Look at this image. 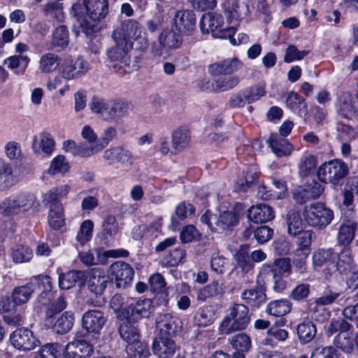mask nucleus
I'll use <instances>...</instances> for the list:
<instances>
[{
	"label": "nucleus",
	"mask_w": 358,
	"mask_h": 358,
	"mask_svg": "<svg viewBox=\"0 0 358 358\" xmlns=\"http://www.w3.org/2000/svg\"><path fill=\"white\" fill-rule=\"evenodd\" d=\"M71 187L69 185H61L50 189L43 196V203L48 206V222L50 226L59 229L64 224V215L60 199L66 197Z\"/></svg>",
	"instance_id": "nucleus-1"
},
{
	"label": "nucleus",
	"mask_w": 358,
	"mask_h": 358,
	"mask_svg": "<svg viewBox=\"0 0 358 358\" xmlns=\"http://www.w3.org/2000/svg\"><path fill=\"white\" fill-rule=\"evenodd\" d=\"M229 315L220 324V329L224 334L245 329L250 321L249 308L242 303H234L229 308Z\"/></svg>",
	"instance_id": "nucleus-2"
},
{
	"label": "nucleus",
	"mask_w": 358,
	"mask_h": 358,
	"mask_svg": "<svg viewBox=\"0 0 358 358\" xmlns=\"http://www.w3.org/2000/svg\"><path fill=\"white\" fill-rule=\"evenodd\" d=\"M36 201L35 196L27 192L10 195L1 204L0 210L6 215H14L29 210Z\"/></svg>",
	"instance_id": "nucleus-3"
},
{
	"label": "nucleus",
	"mask_w": 358,
	"mask_h": 358,
	"mask_svg": "<svg viewBox=\"0 0 358 358\" xmlns=\"http://www.w3.org/2000/svg\"><path fill=\"white\" fill-rule=\"evenodd\" d=\"M305 221L310 225L320 229L326 228L334 219V212L322 202H315L305 206L303 212Z\"/></svg>",
	"instance_id": "nucleus-4"
},
{
	"label": "nucleus",
	"mask_w": 358,
	"mask_h": 358,
	"mask_svg": "<svg viewBox=\"0 0 358 358\" xmlns=\"http://www.w3.org/2000/svg\"><path fill=\"white\" fill-rule=\"evenodd\" d=\"M349 173V168L341 159H333L323 163L317 170V177L321 182L338 185Z\"/></svg>",
	"instance_id": "nucleus-5"
},
{
	"label": "nucleus",
	"mask_w": 358,
	"mask_h": 358,
	"mask_svg": "<svg viewBox=\"0 0 358 358\" xmlns=\"http://www.w3.org/2000/svg\"><path fill=\"white\" fill-rule=\"evenodd\" d=\"M201 221L215 232L222 233L231 230L238 222V217L234 211L225 210L219 215L212 214L208 210L201 217Z\"/></svg>",
	"instance_id": "nucleus-6"
},
{
	"label": "nucleus",
	"mask_w": 358,
	"mask_h": 358,
	"mask_svg": "<svg viewBox=\"0 0 358 358\" xmlns=\"http://www.w3.org/2000/svg\"><path fill=\"white\" fill-rule=\"evenodd\" d=\"M115 45L108 49L106 55L110 62V67L116 73L124 75L129 51L131 48L126 42L113 39Z\"/></svg>",
	"instance_id": "nucleus-7"
},
{
	"label": "nucleus",
	"mask_w": 358,
	"mask_h": 358,
	"mask_svg": "<svg viewBox=\"0 0 358 358\" xmlns=\"http://www.w3.org/2000/svg\"><path fill=\"white\" fill-rule=\"evenodd\" d=\"M182 37L175 31L164 29L158 36V42H153L151 51L155 56L162 57L168 50L178 48L182 44Z\"/></svg>",
	"instance_id": "nucleus-8"
},
{
	"label": "nucleus",
	"mask_w": 358,
	"mask_h": 358,
	"mask_svg": "<svg viewBox=\"0 0 358 358\" xmlns=\"http://www.w3.org/2000/svg\"><path fill=\"white\" fill-rule=\"evenodd\" d=\"M89 69V63L82 57H67L61 64L60 73L65 80H76L85 76Z\"/></svg>",
	"instance_id": "nucleus-9"
},
{
	"label": "nucleus",
	"mask_w": 358,
	"mask_h": 358,
	"mask_svg": "<svg viewBox=\"0 0 358 358\" xmlns=\"http://www.w3.org/2000/svg\"><path fill=\"white\" fill-rule=\"evenodd\" d=\"M265 88L263 85H257L248 87L238 93L234 94L230 99L229 105L232 108H241L246 103H253L265 95Z\"/></svg>",
	"instance_id": "nucleus-10"
},
{
	"label": "nucleus",
	"mask_w": 358,
	"mask_h": 358,
	"mask_svg": "<svg viewBox=\"0 0 358 358\" xmlns=\"http://www.w3.org/2000/svg\"><path fill=\"white\" fill-rule=\"evenodd\" d=\"M270 268L269 266H264L257 278V287L245 289L241 294V299L248 305L253 307H259L266 301L265 289L264 288V280L262 276L265 271Z\"/></svg>",
	"instance_id": "nucleus-11"
},
{
	"label": "nucleus",
	"mask_w": 358,
	"mask_h": 358,
	"mask_svg": "<svg viewBox=\"0 0 358 358\" xmlns=\"http://www.w3.org/2000/svg\"><path fill=\"white\" fill-rule=\"evenodd\" d=\"M142 32V26L137 20L127 19L121 22L120 25L113 30L112 38L126 42L131 45V40Z\"/></svg>",
	"instance_id": "nucleus-12"
},
{
	"label": "nucleus",
	"mask_w": 358,
	"mask_h": 358,
	"mask_svg": "<svg viewBox=\"0 0 358 358\" xmlns=\"http://www.w3.org/2000/svg\"><path fill=\"white\" fill-rule=\"evenodd\" d=\"M109 272L118 288H126L131 284L134 275L133 268L122 261H117L111 264Z\"/></svg>",
	"instance_id": "nucleus-13"
},
{
	"label": "nucleus",
	"mask_w": 358,
	"mask_h": 358,
	"mask_svg": "<svg viewBox=\"0 0 358 358\" xmlns=\"http://www.w3.org/2000/svg\"><path fill=\"white\" fill-rule=\"evenodd\" d=\"M12 345L22 351H29L39 345V341L31 331L27 328L17 329L10 336Z\"/></svg>",
	"instance_id": "nucleus-14"
},
{
	"label": "nucleus",
	"mask_w": 358,
	"mask_h": 358,
	"mask_svg": "<svg viewBox=\"0 0 358 358\" xmlns=\"http://www.w3.org/2000/svg\"><path fill=\"white\" fill-rule=\"evenodd\" d=\"M152 350L160 358H185L173 340L165 336H160L154 340Z\"/></svg>",
	"instance_id": "nucleus-15"
},
{
	"label": "nucleus",
	"mask_w": 358,
	"mask_h": 358,
	"mask_svg": "<svg viewBox=\"0 0 358 358\" xmlns=\"http://www.w3.org/2000/svg\"><path fill=\"white\" fill-rule=\"evenodd\" d=\"M96 257H94L92 251L81 252L78 254L80 261L86 266H93L99 264H103L105 257H126L129 255V252L124 249L120 250H110L101 252V250L97 249L95 250Z\"/></svg>",
	"instance_id": "nucleus-16"
},
{
	"label": "nucleus",
	"mask_w": 358,
	"mask_h": 358,
	"mask_svg": "<svg viewBox=\"0 0 358 358\" xmlns=\"http://www.w3.org/2000/svg\"><path fill=\"white\" fill-rule=\"evenodd\" d=\"M103 159L109 165L120 164L122 166H131L134 162L132 153L123 146L117 145L106 149L103 153Z\"/></svg>",
	"instance_id": "nucleus-17"
},
{
	"label": "nucleus",
	"mask_w": 358,
	"mask_h": 358,
	"mask_svg": "<svg viewBox=\"0 0 358 358\" xmlns=\"http://www.w3.org/2000/svg\"><path fill=\"white\" fill-rule=\"evenodd\" d=\"M152 301L149 299L138 300L135 303H131L123 309L122 313L124 318L136 322L142 317H148L152 312Z\"/></svg>",
	"instance_id": "nucleus-18"
},
{
	"label": "nucleus",
	"mask_w": 358,
	"mask_h": 358,
	"mask_svg": "<svg viewBox=\"0 0 358 358\" xmlns=\"http://www.w3.org/2000/svg\"><path fill=\"white\" fill-rule=\"evenodd\" d=\"M157 328L161 336H172L181 331L182 323L178 317L169 313L160 314L156 319Z\"/></svg>",
	"instance_id": "nucleus-19"
},
{
	"label": "nucleus",
	"mask_w": 358,
	"mask_h": 358,
	"mask_svg": "<svg viewBox=\"0 0 358 358\" xmlns=\"http://www.w3.org/2000/svg\"><path fill=\"white\" fill-rule=\"evenodd\" d=\"M106 322L103 313L98 310H88L82 317L83 327L90 333L99 334Z\"/></svg>",
	"instance_id": "nucleus-20"
},
{
	"label": "nucleus",
	"mask_w": 358,
	"mask_h": 358,
	"mask_svg": "<svg viewBox=\"0 0 358 358\" xmlns=\"http://www.w3.org/2000/svg\"><path fill=\"white\" fill-rule=\"evenodd\" d=\"M337 259V253L333 249H318L315 251L312 256L313 266L315 268L326 266L327 274L330 273L331 269H335V263Z\"/></svg>",
	"instance_id": "nucleus-21"
},
{
	"label": "nucleus",
	"mask_w": 358,
	"mask_h": 358,
	"mask_svg": "<svg viewBox=\"0 0 358 358\" xmlns=\"http://www.w3.org/2000/svg\"><path fill=\"white\" fill-rule=\"evenodd\" d=\"M64 348L65 358H86L93 352V346L85 340L76 339L69 343Z\"/></svg>",
	"instance_id": "nucleus-22"
},
{
	"label": "nucleus",
	"mask_w": 358,
	"mask_h": 358,
	"mask_svg": "<svg viewBox=\"0 0 358 358\" xmlns=\"http://www.w3.org/2000/svg\"><path fill=\"white\" fill-rule=\"evenodd\" d=\"M323 192V186L320 182L313 180L303 188L294 192L293 197L297 203L302 204L319 198Z\"/></svg>",
	"instance_id": "nucleus-23"
},
{
	"label": "nucleus",
	"mask_w": 358,
	"mask_h": 358,
	"mask_svg": "<svg viewBox=\"0 0 358 358\" xmlns=\"http://www.w3.org/2000/svg\"><path fill=\"white\" fill-rule=\"evenodd\" d=\"M196 15L191 10H181L176 13L174 23L177 29L183 34H189L196 27Z\"/></svg>",
	"instance_id": "nucleus-24"
},
{
	"label": "nucleus",
	"mask_w": 358,
	"mask_h": 358,
	"mask_svg": "<svg viewBox=\"0 0 358 358\" xmlns=\"http://www.w3.org/2000/svg\"><path fill=\"white\" fill-rule=\"evenodd\" d=\"M87 15L94 22H99L108 13V0H83Z\"/></svg>",
	"instance_id": "nucleus-25"
},
{
	"label": "nucleus",
	"mask_w": 358,
	"mask_h": 358,
	"mask_svg": "<svg viewBox=\"0 0 358 358\" xmlns=\"http://www.w3.org/2000/svg\"><path fill=\"white\" fill-rule=\"evenodd\" d=\"M109 282V277L105 275L103 271L96 268L90 271L87 287L92 293L101 295Z\"/></svg>",
	"instance_id": "nucleus-26"
},
{
	"label": "nucleus",
	"mask_w": 358,
	"mask_h": 358,
	"mask_svg": "<svg viewBox=\"0 0 358 358\" xmlns=\"http://www.w3.org/2000/svg\"><path fill=\"white\" fill-rule=\"evenodd\" d=\"M243 63L237 58H229L220 63H215L209 66V73L213 76L229 75L239 70Z\"/></svg>",
	"instance_id": "nucleus-27"
},
{
	"label": "nucleus",
	"mask_w": 358,
	"mask_h": 358,
	"mask_svg": "<svg viewBox=\"0 0 358 358\" xmlns=\"http://www.w3.org/2000/svg\"><path fill=\"white\" fill-rule=\"evenodd\" d=\"M248 218L255 222H266L272 220L274 217L273 209L266 203H259L250 207L248 210Z\"/></svg>",
	"instance_id": "nucleus-28"
},
{
	"label": "nucleus",
	"mask_w": 358,
	"mask_h": 358,
	"mask_svg": "<svg viewBox=\"0 0 358 358\" xmlns=\"http://www.w3.org/2000/svg\"><path fill=\"white\" fill-rule=\"evenodd\" d=\"M224 18L218 13H206L203 14L199 22V27L203 34L210 32L213 34L223 26Z\"/></svg>",
	"instance_id": "nucleus-29"
},
{
	"label": "nucleus",
	"mask_w": 358,
	"mask_h": 358,
	"mask_svg": "<svg viewBox=\"0 0 358 358\" xmlns=\"http://www.w3.org/2000/svg\"><path fill=\"white\" fill-rule=\"evenodd\" d=\"M90 110L95 113L99 118L111 122V101L104 99L93 96L90 103Z\"/></svg>",
	"instance_id": "nucleus-30"
},
{
	"label": "nucleus",
	"mask_w": 358,
	"mask_h": 358,
	"mask_svg": "<svg viewBox=\"0 0 358 358\" xmlns=\"http://www.w3.org/2000/svg\"><path fill=\"white\" fill-rule=\"evenodd\" d=\"M136 322H133V320L124 317V320L120 324L119 334L121 338L128 344H131L139 339L140 334L137 326L135 325Z\"/></svg>",
	"instance_id": "nucleus-31"
},
{
	"label": "nucleus",
	"mask_w": 358,
	"mask_h": 358,
	"mask_svg": "<svg viewBox=\"0 0 358 358\" xmlns=\"http://www.w3.org/2000/svg\"><path fill=\"white\" fill-rule=\"evenodd\" d=\"M250 12L249 5L247 3L233 1L226 9L225 14L232 22L245 19Z\"/></svg>",
	"instance_id": "nucleus-32"
},
{
	"label": "nucleus",
	"mask_w": 358,
	"mask_h": 358,
	"mask_svg": "<svg viewBox=\"0 0 358 358\" xmlns=\"http://www.w3.org/2000/svg\"><path fill=\"white\" fill-rule=\"evenodd\" d=\"M248 248V245H241L235 255L236 268L243 275L250 273L254 268V264L249 257Z\"/></svg>",
	"instance_id": "nucleus-33"
},
{
	"label": "nucleus",
	"mask_w": 358,
	"mask_h": 358,
	"mask_svg": "<svg viewBox=\"0 0 358 358\" xmlns=\"http://www.w3.org/2000/svg\"><path fill=\"white\" fill-rule=\"evenodd\" d=\"M357 223L354 220H344L339 227L338 241L339 243L349 245L355 237Z\"/></svg>",
	"instance_id": "nucleus-34"
},
{
	"label": "nucleus",
	"mask_w": 358,
	"mask_h": 358,
	"mask_svg": "<svg viewBox=\"0 0 358 358\" xmlns=\"http://www.w3.org/2000/svg\"><path fill=\"white\" fill-rule=\"evenodd\" d=\"M336 268L341 274H347L354 267V260L352 252L349 248H343L339 254H337V259L335 263Z\"/></svg>",
	"instance_id": "nucleus-35"
},
{
	"label": "nucleus",
	"mask_w": 358,
	"mask_h": 358,
	"mask_svg": "<svg viewBox=\"0 0 358 358\" xmlns=\"http://www.w3.org/2000/svg\"><path fill=\"white\" fill-rule=\"evenodd\" d=\"M215 312L209 306H204L199 308L194 315V324L200 327H206L215 321Z\"/></svg>",
	"instance_id": "nucleus-36"
},
{
	"label": "nucleus",
	"mask_w": 358,
	"mask_h": 358,
	"mask_svg": "<svg viewBox=\"0 0 358 358\" xmlns=\"http://www.w3.org/2000/svg\"><path fill=\"white\" fill-rule=\"evenodd\" d=\"M268 143L272 151L278 157L289 156L293 150L292 145L282 138L272 136L270 138Z\"/></svg>",
	"instance_id": "nucleus-37"
},
{
	"label": "nucleus",
	"mask_w": 358,
	"mask_h": 358,
	"mask_svg": "<svg viewBox=\"0 0 358 358\" xmlns=\"http://www.w3.org/2000/svg\"><path fill=\"white\" fill-rule=\"evenodd\" d=\"M258 174L255 167H250L238 178L236 182L235 189L237 192H247L255 183Z\"/></svg>",
	"instance_id": "nucleus-38"
},
{
	"label": "nucleus",
	"mask_w": 358,
	"mask_h": 358,
	"mask_svg": "<svg viewBox=\"0 0 358 358\" xmlns=\"http://www.w3.org/2000/svg\"><path fill=\"white\" fill-rule=\"evenodd\" d=\"M223 292L222 285L215 280L206 286L201 288L196 294V299L200 302H205L208 299L215 297Z\"/></svg>",
	"instance_id": "nucleus-39"
},
{
	"label": "nucleus",
	"mask_w": 358,
	"mask_h": 358,
	"mask_svg": "<svg viewBox=\"0 0 358 358\" xmlns=\"http://www.w3.org/2000/svg\"><path fill=\"white\" fill-rule=\"evenodd\" d=\"M190 134L188 129L178 128L172 134V148L175 152H180L189 145Z\"/></svg>",
	"instance_id": "nucleus-40"
},
{
	"label": "nucleus",
	"mask_w": 358,
	"mask_h": 358,
	"mask_svg": "<svg viewBox=\"0 0 358 358\" xmlns=\"http://www.w3.org/2000/svg\"><path fill=\"white\" fill-rule=\"evenodd\" d=\"M38 138V146H37L36 137H35L34 139L32 145L34 150L36 152H39L40 150H41L43 153L47 155H50L55 148V141L52 136L48 133L43 132L39 134Z\"/></svg>",
	"instance_id": "nucleus-41"
},
{
	"label": "nucleus",
	"mask_w": 358,
	"mask_h": 358,
	"mask_svg": "<svg viewBox=\"0 0 358 358\" xmlns=\"http://www.w3.org/2000/svg\"><path fill=\"white\" fill-rule=\"evenodd\" d=\"M13 169L10 163L0 159V192L7 189L13 185Z\"/></svg>",
	"instance_id": "nucleus-42"
},
{
	"label": "nucleus",
	"mask_w": 358,
	"mask_h": 358,
	"mask_svg": "<svg viewBox=\"0 0 358 358\" xmlns=\"http://www.w3.org/2000/svg\"><path fill=\"white\" fill-rule=\"evenodd\" d=\"M69 43V31L66 26L61 25L52 32L51 45L58 50L66 48Z\"/></svg>",
	"instance_id": "nucleus-43"
},
{
	"label": "nucleus",
	"mask_w": 358,
	"mask_h": 358,
	"mask_svg": "<svg viewBox=\"0 0 358 358\" xmlns=\"http://www.w3.org/2000/svg\"><path fill=\"white\" fill-rule=\"evenodd\" d=\"M287 232L290 236H296L303 231V222L299 211L291 210L286 219Z\"/></svg>",
	"instance_id": "nucleus-44"
},
{
	"label": "nucleus",
	"mask_w": 358,
	"mask_h": 358,
	"mask_svg": "<svg viewBox=\"0 0 358 358\" xmlns=\"http://www.w3.org/2000/svg\"><path fill=\"white\" fill-rule=\"evenodd\" d=\"M286 106L292 112L297 113L300 116L302 115V112L307 111V105L305 99L300 96L297 92H289L286 98Z\"/></svg>",
	"instance_id": "nucleus-45"
},
{
	"label": "nucleus",
	"mask_w": 358,
	"mask_h": 358,
	"mask_svg": "<svg viewBox=\"0 0 358 358\" xmlns=\"http://www.w3.org/2000/svg\"><path fill=\"white\" fill-rule=\"evenodd\" d=\"M73 313L70 311L64 312L52 324V329L59 334L69 332L73 324Z\"/></svg>",
	"instance_id": "nucleus-46"
},
{
	"label": "nucleus",
	"mask_w": 358,
	"mask_h": 358,
	"mask_svg": "<svg viewBox=\"0 0 358 358\" xmlns=\"http://www.w3.org/2000/svg\"><path fill=\"white\" fill-rule=\"evenodd\" d=\"M60 64V58L52 52L43 55L39 61V69L43 73L55 71Z\"/></svg>",
	"instance_id": "nucleus-47"
},
{
	"label": "nucleus",
	"mask_w": 358,
	"mask_h": 358,
	"mask_svg": "<svg viewBox=\"0 0 358 358\" xmlns=\"http://www.w3.org/2000/svg\"><path fill=\"white\" fill-rule=\"evenodd\" d=\"M29 62V57L23 55L11 56L3 61V64L7 65L8 68L15 70L17 75L24 74Z\"/></svg>",
	"instance_id": "nucleus-48"
},
{
	"label": "nucleus",
	"mask_w": 358,
	"mask_h": 358,
	"mask_svg": "<svg viewBox=\"0 0 358 358\" xmlns=\"http://www.w3.org/2000/svg\"><path fill=\"white\" fill-rule=\"evenodd\" d=\"M334 345L343 352L351 354L354 352L355 340L350 333H339L334 339Z\"/></svg>",
	"instance_id": "nucleus-49"
},
{
	"label": "nucleus",
	"mask_w": 358,
	"mask_h": 358,
	"mask_svg": "<svg viewBox=\"0 0 358 358\" xmlns=\"http://www.w3.org/2000/svg\"><path fill=\"white\" fill-rule=\"evenodd\" d=\"M296 331L301 343H308L315 338L317 330L312 322L307 321L300 323L297 326Z\"/></svg>",
	"instance_id": "nucleus-50"
},
{
	"label": "nucleus",
	"mask_w": 358,
	"mask_h": 358,
	"mask_svg": "<svg viewBox=\"0 0 358 358\" xmlns=\"http://www.w3.org/2000/svg\"><path fill=\"white\" fill-rule=\"evenodd\" d=\"M34 292V287H32L29 282L25 285L15 287L12 294L13 303L16 306L26 303Z\"/></svg>",
	"instance_id": "nucleus-51"
},
{
	"label": "nucleus",
	"mask_w": 358,
	"mask_h": 358,
	"mask_svg": "<svg viewBox=\"0 0 358 358\" xmlns=\"http://www.w3.org/2000/svg\"><path fill=\"white\" fill-rule=\"evenodd\" d=\"M291 310V306L286 299L276 300L271 301L266 306V312L275 317L283 316Z\"/></svg>",
	"instance_id": "nucleus-52"
},
{
	"label": "nucleus",
	"mask_w": 358,
	"mask_h": 358,
	"mask_svg": "<svg viewBox=\"0 0 358 358\" xmlns=\"http://www.w3.org/2000/svg\"><path fill=\"white\" fill-rule=\"evenodd\" d=\"M33 257L32 250L25 245H17L11 250V257L13 262L22 264L29 262Z\"/></svg>",
	"instance_id": "nucleus-53"
},
{
	"label": "nucleus",
	"mask_w": 358,
	"mask_h": 358,
	"mask_svg": "<svg viewBox=\"0 0 358 358\" xmlns=\"http://www.w3.org/2000/svg\"><path fill=\"white\" fill-rule=\"evenodd\" d=\"M84 277V273L80 271H70L62 273L59 277V285L62 289H69L73 287L78 280Z\"/></svg>",
	"instance_id": "nucleus-54"
},
{
	"label": "nucleus",
	"mask_w": 358,
	"mask_h": 358,
	"mask_svg": "<svg viewBox=\"0 0 358 358\" xmlns=\"http://www.w3.org/2000/svg\"><path fill=\"white\" fill-rule=\"evenodd\" d=\"M69 164L66 160V157L64 155H59L52 159L46 173L50 176L57 174L64 175L69 171Z\"/></svg>",
	"instance_id": "nucleus-55"
},
{
	"label": "nucleus",
	"mask_w": 358,
	"mask_h": 358,
	"mask_svg": "<svg viewBox=\"0 0 358 358\" xmlns=\"http://www.w3.org/2000/svg\"><path fill=\"white\" fill-rule=\"evenodd\" d=\"M131 110V103L118 100L111 102V122L117 121Z\"/></svg>",
	"instance_id": "nucleus-56"
},
{
	"label": "nucleus",
	"mask_w": 358,
	"mask_h": 358,
	"mask_svg": "<svg viewBox=\"0 0 358 358\" xmlns=\"http://www.w3.org/2000/svg\"><path fill=\"white\" fill-rule=\"evenodd\" d=\"M239 82L237 76L220 77L213 81L212 86L215 91L224 92L235 87Z\"/></svg>",
	"instance_id": "nucleus-57"
},
{
	"label": "nucleus",
	"mask_w": 358,
	"mask_h": 358,
	"mask_svg": "<svg viewBox=\"0 0 358 358\" xmlns=\"http://www.w3.org/2000/svg\"><path fill=\"white\" fill-rule=\"evenodd\" d=\"M317 162L313 155H303L300 160L299 165V173L301 178H305L315 169Z\"/></svg>",
	"instance_id": "nucleus-58"
},
{
	"label": "nucleus",
	"mask_w": 358,
	"mask_h": 358,
	"mask_svg": "<svg viewBox=\"0 0 358 358\" xmlns=\"http://www.w3.org/2000/svg\"><path fill=\"white\" fill-rule=\"evenodd\" d=\"M230 344L236 350L248 352L251 348V339L245 333H238L229 339Z\"/></svg>",
	"instance_id": "nucleus-59"
},
{
	"label": "nucleus",
	"mask_w": 358,
	"mask_h": 358,
	"mask_svg": "<svg viewBox=\"0 0 358 358\" xmlns=\"http://www.w3.org/2000/svg\"><path fill=\"white\" fill-rule=\"evenodd\" d=\"M336 131L337 138L341 141H350L358 138V129L342 122L337 123Z\"/></svg>",
	"instance_id": "nucleus-60"
},
{
	"label": "nucleus",
	"mask_w": 358,
	"mask_h": 358,
	"mask_svg": "<svg viewBox=\"0 0 358 358\" xmlns=\"http://www.w3.org/2000/svg\"><path fill=\"white\" fill-rule=\"evenodd\" d=\"M62 352H64V347L57 343H48L42 346L36 358H57Z\"/></svg>",
	"instance_id": "nucleus-61"
},
{
	"label": "nucleus",
	"mask_w": 358,
	"mask_h": 358,
	"mask_svg": "<svg viewBox=\"0 0 358 358\" xmlns=\"http://www.w3.org/2000/svg\"><path fill=\"white\" fill-rule=\"evenodd\" d=\"M337 110L341 116L347 119H350L357 115L350 96L339 99Z\"/></svg>",
	"instance_id": "nucleus-62"
},
{
	"label": "nucleus",
	"mask_w": 358,
	"mask_h": 358,
	"mask_svg": "<svg viewBox=\"0 0 358 358\" xmlns=\"http://www.w3.org/2000/svg\"><path fill=\"white\" fill-rule=\"evenodd\" d=\"M104 148V145L100 143L87 145L85 143L78 145L75 156L80 157H89L94 155Z\"/></svg>",
	"instance_id": "nucleus-63"
},
{
	"label": "nucleus",
	"mask_w": 358,
	"mask_h": 358,
	"mask_svg": "<svg viewBox=\"0 0 358 358\" xmlns=\"http://www.w3.org/2000/svg\"><path fill=\"white\" fill-rule=\"evenodd\" d=\"M308 254V251H303V250H295L294 257L293 259V264L296 273L299 274H303L306 272V260Z\"/></svg>",
	"instance_id": "nucleus-64"
}]
</instances>
